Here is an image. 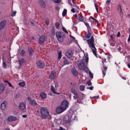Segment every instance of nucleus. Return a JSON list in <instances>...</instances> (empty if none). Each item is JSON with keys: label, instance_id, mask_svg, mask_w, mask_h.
<instances>
[{"label": "nucleus", "instance_id": "46", "mask_svg": "<svg viewBox=\"0 0 130 130\" xmlns=\"http://www.w3.org/2000/svg\"><path fill=\"white\" fill-rule=\"evenodd\" d=\"M69 36H70V38H71L72 39H73V40H75V39H76V38H75L74 37H73L71 35H70Z\"/></svg>", "mask_w": 130, "mask_h": 130}, {"label": "nucleus", "instance_id": "23", "mask_svg": "<svg viewBox=\"0 0 130 130\" xmlns=\"http://www.w3.org/2000/svg\"><path fill=\"white\" fill-rule=\"evenodd\" d=\"M30 104L32 105V106H37L38 105V104L36 102V101H35V100H32L30 101Z\"/></svg>", "mask_w": 130, "mask_h": 130}, {"label": "nucleus", "instance_id": "61", "mask_svg": "<svg viewBox=\"0 0 130 130\" xmlns=\"http://www.w3.org/2000/svg\"><path fill=\"white\" fill-rule=\"evenodd\" d=\"M90 19H91V20H93V21H94V20L95 19V18H93L92 16H90Z\"/></svg>", "mask_w": 130, "mask_h": 130}, {"label": "nucleus", "instance_id": "48", "mask_svg": "<svg viewBox=\"0 0 130 130\" xmlns=\"http://www.w3.org/2000/svg\"><path fill=\"white\" fill-rule=\"evenodd\" d=\"M27 100H28V101H29V103L31 102V101H32V100H31V98H30V97H28L27 98Z\"/></svg>", "mask_w": 130, "mask_h": 130}, {"label": "nucleus", "instance_id": "17", "mask_svg": "<svg viewBox=\"0 0 130 130\" xmlns=\"http://www.w3.org/2000/svg\"><path fill=\"white\" fill-rule=\"evenodd\" d=\"M18 62L19 63V65L20 66V67H22L23 63H26V60H25V59L22 58L18 60Z\"/></svg>", "mask_w": 130, "mask_h": 130}, {"label": "nucleus", "instance_id": "5", "mask_svg": "<svg viewBox=\"0 0 130 130\" xmlns=\"http://www.w3.org/2000/svg\"><path fill=\"white\" fill-rule=\"evenodd\" d=\"M37 66L40 68V69H43L45 66V63L43 61H41V60H39L36 62Z\"/></svg>", "mask_w": 130, "mask_h": 130}, {"label": "nucleus", "instance_id": "57", "mask_svg": "<svg viewBox=\"0 0 130 130\" xmlns=\"http://www.w3.org/2000/svg\"><path fill=\"white\" fill-rule=\"evenodd\" d=\"M106 4H108V5L110 4V0H107L106 2Z\"/></svg>", "mask_w": 130, "mask_h": 130}, {"label": "nucleus", "instance_id": "63", "mask_svg": "<svg viewBox=\"0 0 130 130\" xmlns=\"http://www.w3.org/2000/svg\"><path fill=\"white\" fill-rule=\"evenodd\" d=\"M72 3L74 4V5H76V3H75V0H72Z\"/></svg>", "mask_w": 130, "mask_h": 130}, {"label": "nucleus", "instance_id": "26", "mask_svg": "<svg viewBox=\"0 0 130 130\" xmlns=\"http://www.w3.org/2000/svg\"><path fill=\"white\" fill-rule=\"evenodd\" d=\"M91 35L92 34H91L90 31H88V34L85 36V38H86V39H89V38L91 37Z\"/></svg>", "mask_w": 130, "mask_h": 130}, {"label": "nucleus", "instance_id": "8", "mask_svg": "<svg viewBox=\"0 0 130 130\" xmlns=\"http://www.w3.org/2000/svg\"><path fill=\"white\" fill-rule=\"evenodd\" d=\"M65 111L63 107H62L61 106L57 107L56 109V112L59 114L62 113V112H63V111Z\"/></svg>", "mask_w": 130, "mask_h": 130}, {"label": "nucleus", "instance_id": "1", "mask_svg": "<svg viewBox=\"0 0 130 130\" xmlns=\"http://www.w3.org/2000/svg\"><path fill=\"white\" fill-rule=\"evenodd\" d=\"M86 42L89 46V48H90L95 56H97V53L96 47H95V41L94 40V37L91 36V38L88 40H86Z\"/></svg>", "mask_w": 130, "mask_h": 130}, {"label": "nucleus", "instance_id": "47", "mask_svg": "<svg viewBox=\"0 0 130 130\" xmlns=\"http://www.w3.org/2000/svg\"><path fill=\"white\" fill-rule=\"evenodd\" d=\"M46 25H49V20L48 19L46 20Z\"/></svg>", "mask_w": 130, "mask_h": 130}, {"label": "nucleus", "instance_id": "22", "mask_svg": "<svg viewBox=\"0 0 130 130\" xmlns=\"http://www.w3.org/2000/svg\"><path fill=\"white\" fill-rule=\"evenodd\" d=\"M117 10L118 11H120V15H123V12L122 11V9L121 8V6L120 5H118Z\"/></svg>", "mask_w": 130, "mask_h": 130}, {"label": "nucleus", "instance_id": "42", "mask_svg": "<svg viewBox=\"0 0 130 130\" xmlns=\"http://www.w3.org/2000/svg\"><path fill=\"white\" fill-rule=\"evenodd\" d=\"M89 76L91 79H93V73L89 72Z\"/></svg>", "mask_w": 130, "mask_h": 130}, {"label": "nucleus", "instance_id": "52", "mask_svg": "<svg viewBox=\"0 0 130 130\" xmlns=\"http://www.w3.org/2000/svg\"><path fill=\"white\" fill-rule=\"evenodd\" d=\"M71 12H72V13H76V11H75V8H72L71 9Z\"/></svg>", "mask_w": 130, "mask_h": 130}, {"label": "nucleus", "instance_id": "25", "mask_svg": "<svg viewBox=\"0 0 130 130\" xmlns=\"http://www.w3.org/2000/svg\"><path fill=\"white\" fill-rule=\"evenodd\" d=\"M83 23L84 25H85V26L87 27L88 30H91V27H90V25L88 22H83Z\"/></svg>", "mask_w": 130, "mask_h": 130}, {"label": "nucleus", "instance_id": "37", "mask_svg": "<svg viewBox=\"0 0 130 130\" xmlns=\"http://www.w3.org/2000/svg\"><path fill=\"white\" fill-rule=\"evenodd\" d=\"M62 30L63 31V32H64L66 33L67 34H69V32H68V30H67L66 28H65L64 27H63L62 28Z\"/></svg>", "mask_w": 130, "mask_h": 130}, {"label": "nucleus", "instance_id": "18", "mask_svg": "<svg viewBox=\"0 0 130 130\" xmlns=\"http://www.w3.org/2000/svg\"><path fill=\"white\" fill-rule=\"evenodd\" d=\"M40 96L42 99H46L47 97V95H46L45 92H41L40 94Z\"/></svg>", "mask_w": 130, "mask_h": 130}, {"label": "nucleus", "instance_id": "40", "mask_svg": "<svg viewBox=\"0 0 130 130\" xmlns=\"http://www.w3.org/2000/svg\"><path fill=\"white\" fill-rule=\"evenodd\" d=\"M21 96V94L20 93H16L15 95V98H19Z\"/></svg>", "mask_w": 130, "mask_h": 130}, {"label": "nucleus", "instance_id": "58", "mask_svg": "<svg viewBox=\"0 0 130 130\" xmlns=\"http://www.w3.org/2000/svg\"><path fill=\"white\" fill-rule=\"evenodd\" d=\"M55 10H56V11H59V7H55Z\"/></svg>", "mask_w": 130, "mask_h": 130}, {"label": "nucleus", "instance_id": "3", "mask_svg": "<svg viewBox=\"0 0 130 130\" xmlns=\"http://www.w3.org/2000/svg\"><path fill=\"white\" fill-rule=\"evenodd\" d=\"M56 37L58 41H59L60 42H63V39H64L65 36L63 32L61 31H57L56 32Z\"/></svg>", "mask_w": 130, "mask_h": 130}, {"label": "nucleus", "instance_id": "50", "mask_svg": "<svg viewBox=\"0 0 130 130\" xmlns=\"http://www.w3.org/2000/svg\"><path fill=\"white\" fill-rule=\"evenodd\" d=\"M55 88H58V83H55Z\"/></svg>", "mask_w": 130, "mask_h": 130}, {"label": "nucleus", "instance_id": "43", "mask_svg": "<svg viewBox=\"0 0 130 130\" xmlns=\"http://www.w3.org/2000/svg\"><path fill=\"white\" fill-rule=\"evenodd\" d=\"M87 84L88 85V86H91V85H92V82H91V81H88L87 82Z\"/></svg>", "mask_w": 130, "mask_h": 130}, {"label": "nucleus", "instance_id": "12", "mask_svg": "<svg viewBox=\"0 0 130 130\" xmlns=\"http://www.w3.org/2000/svg\"><path fill=\"white\" fill-rule=\"evenodd\" d=\"M45 41V36H42L39 39V44H42Z\"/></svg>", "mask_w": 130, "mask_h": 130}, {"label": "nucleus", "instance_id": "9", "mask_svg": "<svg viewBox=\"0 0 130 130\" xmlns=\"http://www.w3.org/2000/svg\"><path fill=\"white\" fill-rule=\"evenodd\" d=\"M7 105H8V102H7V101H4L1 105L2 110H6Z\"/></svg>", "mask_w": 130, "mask_h": 130}, {"label": "nucleus", "instance_id": "56", "mask_svg": "<svg viewBox=\"0 0 130 130\" xmlns=\"http://www.w3.org/2000/svg\"><path fill=\"white\" fill-rule=\"evenodd\" d=\"M8 85L9 87H13V85H12V83H11L10 82L8 83Z\"/></svg>", "mask_w": 130, "mask_h": 130}, {"label": "nucleus", "instance_id": "15", "mask_svg": "<svg viewBox=\"0 0 130 130\" xmlns=\"http://www.w3.org/2000/svg\"><path fill=\"white\" fill-rule=\"evenodd\" d=\"M56 75V72H53V71H51V73L50 74V78L51 79V80L54 79L55 78Z\"/></svg>", "mask_w": 130, "mask_h": 130}, {"label": "nucleus", "instance_id": "34", "mask_svg": "<svg viewBox=\"0 0 130 130\" xmlns=\"http://www.w3.org/2000/svg\"><path fill=\"white\" fill-rule=\"evenodd\" d=\"M20 55H21V56H24L25 55V51L24 50L21 51Z\"/></svg>", "mask_w": 130, "mask_h": 130}, {"label": "nucleus", "instance_id": "19", "mask_svg": "<svg viewBox=\"0 0 130 130\" xmlns=\"http://www.w3.org/2000/svg\"><path fill=\"white\" fill-rule=\"evenodd\" d=\"M51 91L54 94H55L56 95H59V93H57L55 91V89L54 88V87L53 85L51 86Z\"/></svg>", "mask_w": 130, "mask_h": 130}, {"label": "nucleus", "instance_id": "29", "mask_svg": "<svg viewBox=\"0 0 130 130\" xmlns=\"http://www.w3.org/2000/svg\"><path fill=\"white\" fill-rule=\"evenodd\" d=\"M19 85L21 87H25V86L26 85V83H25V82H20V83H19Z\"/></svg>", "mask_w": 130, "mask_h": 130}, {"label": "nucleus", "instance_id": "31", "mask_svg": "<svg viewBox=\"0 0 130 130\" xmlns=\"http://www.w3.org/2000/svg\"><path fill=\"white\" fill-rule=\"evenodd\" d=\"M28 52L29 55H31L32 52H33V49H32V48H28Z\"/></svg>", "mask_w": 130, "mask_h": 130}, {"label": "nucleus", "instance_id": "53", "mask_svg": "<svg viewBox=\"0 0 130 130\" xmlns=\"http://www.w3.org/2000/svg\"><path fill=\"white\" fill-rule=\"evenodd\" d=\"M117 37H120V32L118 31L117 35Z\"/></svg>", "mask_w": 130, "mask_h": 130}, {"label": "nucleus", "instance_id": "10", "mask_svg": "<svg viewBox=\"0 0 130 130\" xmlns=\"http://www.w3.org/2000/svg\"><path fill=\"white\" fill-rule=\"evenodd\" d=\"M73 51H68L66 53V56L68 58H72V57H73Z\"/></svg>", "mask_w": 130, "mask_h": 130}, {"label": "nucleus", "instance_id": "16", "mask_svg": "<svg viewBox=\"0 0 130 130\" xmlns=\"http://www.w3.org/2000/svg\"><path fill=\"white\" fill-rule=\"evenodd\" d=\"M7 120L9 121H16L17 117L11 116L8 117Z\"/></svg>", "mask_w": 130, "mask_h": 130}, {"label": "nucleus", "instance_id": "20", "mask_svg": "<svg viewBox=\"0 0 130 130\" xmlns=\"http://www.w3.org/2000/svg\"><path fill=\"white\" fill-rule=\"evenodd\" d=\"M104 69L102 70V73H103V77H105L106 75V71H107V67L103 66Z\"/></svg>", "mask_w": 130, "mask_h": 130}, {"label": "nucleus", "instance_id": "64", "mask_svg": "<svg viewBox=\"0 0 130 130\" xmlns=\"http://www.w3.org/2000/svg\"><path fill=\"white\" fill-rule=\"evenodd\" d=\"M74 16H75V18H78V15L75 14Z\"/></svg>", "mask_w": 130, "mask_h": 130}, {"label": "nucleus", "instance_id": "39", "mask_svg": "<svg viewBox=\"0 0 130 130\" xmlns=\"http://www.w3.org/2000/svg\"><path fill=\"white\" fill-rule=\"evenodd\" d=\"M94 7L95 8L97 13H99V11H98V6H97V4L94 3Z\"/></svg>", "mask_w": 130, "mask_h": 130}, {"label": "nucleus", "instance_id": "28", "mask_svg": "<svg viewBox=\"0 0 130 130\" xmlns=\"http://www.w3.org/2000/svg\"><path fill=\"white\" fill-rule=\"evenodd\" d=\"M79 89L80 91H84L85 90V85H81L79 86Z\"/></svg>", "mask_w": 130, "mask_h": 130}, {"label": "nucleus", "instance_id": "14", "mask_svg": "<svg viewBox=\"0 0 130 130\" xmlns=\"http://www.w3.org/2000/svg\"><path fill=\"white\" fill-rule=\"evenodd\" d=\"M19 108L21 110H24V109L26 108V105H25V103L23 102L20 103L19 105Z\"/></svg>", "mask_w": 130, "mask_h": 130}, {"label": "nucleus", "instance_id": "7", "mask_svg": "<svg viewBox=\"0 0 130 130\" xmlns=\"http://www.w3.org/2000/svg\"><path fill=\"white\" fill-rule=\"evenodd\" d=\"M7 25V20L5 19L0 22V31L4 29Z\"/></svg>", "mask_w": 130, "mask_h": 130}, {"label": "nucleus", "instance_id": "33", "mask_svg": "<svg viewBox=\"0 0 130 130\" xmlns=\"http://www.w3.org/2000/svg\"><path fill=\"white\" fill-rule=\"evenodd\" d=\"M61 51H59L58 53V59H60V58H61Z\"/></svg>", "mask_w": 130, "mask_h": 130}, {"label": "nucleus", "instance_id": "41", "mask_svg": "<svg viewBox=\"0 0 130 130\" xmlns=\"http://www.w3.org/2000/svg\"><path fill=\"white\" fill-rule=\"evenodd\" d=\"M16 14H17V12L14 11L12 13L11 16L12 17H14V16H16Z\"/></svg>", "mask_w": 130, "mask_h": 130}, {"label": "nucleus", "instance_id": "4", "mask_svg": "<svg viewBox=\"0 0 130 130\" xmlns=\"http://www.w3.org/2000/svg\"><path fill=\"white\" fill-rule=\"evenodd\" d=\"M41 114L42 118L45 119L47 116L49 115V112H48V110L45 108H42L41 109Z\"/></svg>", "mask_w": 130, "mask_h": 130}, {"label": "nucleus", "instance_id": "36", "mask_svg": "<svg viewBox=\"0 0 130 130\" xmlns=\"http://www.w3.org/2000/svg\"><path fill=\"white\" fill-rule=\"evenodd\" d=\"M59 25H60L59 22H56L55 25L56 29H58L59 28Z\"/></svg>", "mask_w": 130, "mask_h": 130}, {"label": "nucleus", "instance_id": "6", "mask_svg": "<svg viewBox=\"0 0 130 130\" xmlns=\"http://www.w3.org/2000/svg\"><path fill=\"white\" fill-rule=\"evenodd\" d=\"M69 102L68 101H63L61 104V106L64 109V110H67V108L69 107Z\"/></svg>", "mask_w": 130, "mask_h": 130}, {"label": "nucleus", "instance_id": "13", "mask_svg": "<svg viewBox=\"0 0 130 130\" xmlns=\"http://www.w3.org/2000/svg\"><path fill=\"white\" fill-rule=\"evenodd\" d=\"M71 72L74 77H77L78 75H79V72H78V71H77V69H76V68H73L71 70Z\"/></svg>", "mask_w": 130, "mask_h": 130}, {"label": "nucleus", "instance_id": "54", "mask_svg": "<svg viewBox=\"0 0 130 130\" xmlns=\"http://www.w3.org/2000/svg\"><path fill=\"white\" fill-rule=\"evenodd\" d=\"M30 23H31L32 25H34V20H30Z\"/></svg>", "mask_w": 130, "mask_h": 130}, {"label": "nucleus", "instance_id": "24", "mask_svg": "<svg viewBox=\"0 0 130 130\" xmlns=\"http://www.w3.org/2000/svg\"><path fill=\"white\" fill-rule=\"evenodd\" d=\"M39 3L41 5V6L42 7V8H46V4H45V2L42 0H40L39 1Z\"/></svg>", "mask_w": 130, "mask_h": 130}, {"label": "nucleus", "instance_id": "35", "mask_svg": "<svg viewBox=\"0 0 130 130\" xmlns=\"http://www.w3.org/2000/svg\"><path fill=\"white\" fill-rule=\"evenodd\" d=\"M52 2H53L54 4H60V0H52Z\"/></svg>", "mask_w": 130, "mask_h": 130}, {"label": "nucleus", "instance_id": "51", "mask_svg": "<svg viewBox=\"0 0 130 130\" xmlns=\"http://www.w3.org/2000/svg\"><path fill=\"white\" fill-rule=\"evenodd\" d=\"M93 88H94V87L93 86L87 87V89H89V90H93Z\"/></svg>", "mask_w": 130, "mask_h": 130}, {"label": "nucleus", "instance_id": "27", "mask_svg": "<svg viewBox=\"0 0 130 130\" xmlns=\"http://www.w3.org/2000/svg\"><path fill=\"white\" fill-rule=\"evenodd\" d=\"M78 20L80 22H84V17L83 16H80L78 17Z\"/></svg>", "mask_w": 130, "mask_h": 130}, {"label": "nucleus", "instance_id": "21", "mask_svg": "<svg viewBox=\"0 0 130 130\" xmlns=\"http://www.w3.org/2000/svg\"><path fill=\"white\" fill-rule=\"evenodd\" d=\"M4 91H5V85L0 84V94H3Z\"/></svg>", "mask_w": 130, "mask_h": 130}, {"label": "nucleus", "instance_id": "44", "mask_svg": "<svg viewBox=\"0 0 130 130\" xmlns=\"http://www.w3.org/2000/svg\"><path fill=\"white\" fill-rule=\"evenodd\" d=\"M102 61L103 62V66H104V62H106V59L105 58H103L102 59Z\"/></svg>", "mask_w": 130, "mask_h": 130}, {"label": "nucleus", "instance_id": "49", "mask_svg": "<svg viewBox=\"0 0 130 130\" xmlns=\"http://www.w3.org/2000/svg\"><path fill=\"white\" fill-rule=\"evenodd\" d=\"M94 21L96 23L97 25H99V21H98V20H97V19H94Z\"/></svg>", "mask_w": 130, "mask_h": 130}, {"label": "nucleus", "instance_id": "2", "mask_svg": "<svg viewBox=\"0 0 130 130\" xmlns=\"http://www.w3.org/2000/svg\"><path fill=\"white\" fill-rule=\"evenodd\" d=\"M88 61H89V58L85 56V58H83L81 60H79L78 61L77 66L80 71H84L85 69H86V65L85 63H88Z\"/></svg>", "mask_w": 130, "mask_h": 130}, {"label": "nucleus", "instance_id": "30", "mask_svg": "<svg viewBox=\"0 0 130 130\" xmlns=\"http://www.w3.org/2000/svg\"><path fill=\"white\" fill-rule=\"evenodd\" d=\"M67 9L63 10L62 13V15L63 17H64L67 15Z\"/></svg>", "mask_w": 130, "mask_h": 130}, {"label": "nucleus", "instance_id": "59", "mask_svg": "<svg viewBox=\"0 0 130 130\" xmlns=\"http://www.w3.org/2000/svg\"><path fill=\"white\" fill-rule=\"evenodd\" d=\"M22 117H23V118H26V117H27V115H23Z\"/></svg>", "mask_w": 130, "mask_h": 130}, {"label": "nucleus", "instance_id": "55", "mask_svg": "<svg viewBox=\"0 0 130 130\" xmlns=\"http://www.w3.org/2000/svg\"><path fill=\"white\" fill-rule=\"evenodd\" d=\"M92 98L93 99H98V98H99V96H93Z\"/></svg>", "mask_w": 130, "mask_h": 130}, {"label": "nucleus", "instance_id": "11", "mask_svg": "<svg viewBox=\"0 0 130 130\" xmlns=\"http://www.w3.org/2000/svg\"><path fill=\"white\" fill-rule=\"evenodd\" d=\"M71 91L72 94H74V95L76 96V97L74 96V98H75V100H76V99L79 98V96H78V93L77 92V91H76V90H75V89L74 88L71 89Z\"/></svg>", "mask_w": 130, "mask_h": 130}, {"label": "nucleus", "instance_id": "62", "mask_svg": "<svg viewBox=\"0 0 130 130\" xmlns=\"http://www.w3.org/2000/svg\"><path fill=\"white\" fill-rule=\"evenodd\" d=\"M127 41L130 42V35H129V37H128Z\"/></svg>", "mask_w": 130, "mask_h": 130}, {"label": "nucleus", "instance_id": "32", "mask_svg": "<svg viewBox=\"0 0 130 130\" xmlns=\"http://www.w3.org/2000/svg\"><path fill=\"white\" fill-rule=\"evenodd\" d=\"M63 62H64V64H70V61H69V60L68 59H65L64 60Z\"/></svg>", "mask_w": 130, "mask_h": 130}, {"label": "nucleus", "instance_id": "60", "mask_svg": "<svg viewBox=\"0 0 130 130\" xmlns=\"http://www.w3.org/2000/svg\"><path fill=\"white\" fill-rule=\"evenodd\" d=\"M4 82H5V83H6L7 84H8L10 83V82H9V81H8V80H5Z\"/></svg>", "mask_w": 130, "mask_h": 130}, {"label": "nucleus", "instance_id": "38", "mask_svg": "<svg viewBox=\"0 0 130 130\" xmlns=\"http://www.w3.org/2000/svg\"><path fill=\"white\" fill-rule=\"evenodd\" d=\"M51 35L54 36L55 35V30L54 29H52L51 30Z\"/></svg>", "mask_w": 130, "mask_h": 130}, {"label": "nucleus", "instance_id": "45", "mask_svg": "<svg viewBox=\"0 0 130 130\" xmlns=\"http://www.w3.org/2000/svg\"><path fill=\"white\" fill-rule=\"evenodd\" d=\"M3 68L4 69H6L7 68V64H6V62H3Z\"/></svg>", "mask_w": 130, "mask_h": 130}]
</instances>
